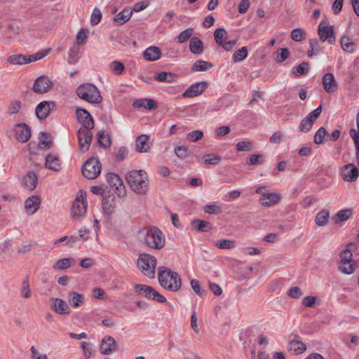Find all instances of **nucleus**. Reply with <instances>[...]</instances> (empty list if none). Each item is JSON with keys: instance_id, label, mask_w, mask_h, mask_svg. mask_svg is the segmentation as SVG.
Returning a JSON list of instances; mask_svg holds the SVG:
<instances>
[{"instance_id": "nucleus-1", "label": "nucleus", "mask_w": 359, "mask_h": 359, "mask_svg": "<svg viewBox=\"0 0 359 359\" xmlns=\"http://www.w3.org/2000/svg\"><path fill=\"white\" fill-rule=\"evenodd\" d=\"M138 235L140 238L151 248L160 250L165 245V236L156 226L144 228L138 232Z\"/></svg>"}, {"instance_id": "nucleus-2", "label": "nucleus", "mask_w": 359, "mask_h": 359, "mask_svg": "<svg viewBox=\"0 0 359 359\" xmlns=\"http://www.w3.org/2000/svg\"><path fill=\"white\" fill-rule=\"evenodd\" d=\"M126 180L130 188L135 193L145 194L149 186L147 173L143 170H131L126 175Z\"/></svg>"}, {"instance_id": "nucleus-3", "label": "nucleus", "mask_w": 359, "mask_h": 359, "mask_svg": "<svg viewBox=\"0 0 359 359\" xmlns=\"http://www.w3.org/2000/svg\"><path fill=\"white\" fill-rule=\"evenodd\" d=\"M158 279L160 285L165 290L176 292L181 287V278L175 271H158Z\"/></svg>"}, {"instance_id": "nucleus-4", "label": "nucleus", "mask_w": 359, "mask_h": 359, "mask_svg": "<svg viewBox=\"0 0 359 359\" xmlns=\"http://www.w3.org/2000/svg\"><path fill=\"white\" fill-rule=\"evenodd\" d=\"M76 94L79 97L89 103H100L102 101L97 88L90 83L80 85L76 89Z\"/></svg>"}, {"instance_id": "nucleus-5", "label": "nucleus", "mask_w": 359, "mask_h": 359, "mask_svg": "<svg viewBox=\"0 0 359 359\" xmlns=\"http://www.w3.org/2000/svg\"><path fill=\"white\" fill-rule=\"evenodd\" d=\"M101 164L98 159L90 158L88 159L82 167L83 175L89 180L96 178L101 172Z\"/></svg>"}, {"instance_id": "nucleus-6", "label": "nucleus", "mask_w": 359, "mask_h": 359, "mask_svg": "<svg viewBox=\"0 0 359 359\" xmlns=\"http://www.w3.org/2000/svg\"><path fill=\"white\" fill-rule=\"evenodd\" d=\"M87 210V201L82 195L77 196L73 202L71 208V215L74 219H79L83 217Z\"/></svg>"}, {"instance_id": "nucleus-7", "label": "nucleus", "mask_w": 359, "mask_h": 359, "mask_svg": "<svg viewBox=\"0 0 359 359\" xmlns=\"http://www.w3.org/2000/svg\"><path fill=\"white\" fill-rule=\"evenodd\" d=\"M322 111V107L319 106L313 111L309 113L306 117L303 118L299 124V130L302 133L309 132L314 123V121L319 117Z\"/></svg>"}, {"instance_id": "nucleus-8", "label": "nucleus", "mask_w": 359, "mask_h": 359, "mask_svg": "<svg viewBox=\"0 0 359 359\" xmlns=\"http://www.w3.org/2000/svg\"><path fill=\"white\" fill-rule=\"evenodd\" d=\"M107 181L118 197L126 195L125 186L118 175L108 173L107 175Z\"/></svg>"}, {"instance_id": "nucleus-9", "label": "nucleus", "mask_w": 359, "mask_h": 359, "mask_svg": "<svg viewBox=\"0 0 359 359\" xmlns=\"http://www.w3.org/2000/svg\"><path fill=\"white\" fill-rule=\"evenodd\" d=\"M79 150L84 153L89 149L93 140V133L89 130L80 128L77 131Z\"/></svg>"}, {"instance_id": "nucleus-10", "label": "nucleus", "mask_w": 359, "mask_h": 359, "mask_svg": "<svg viewBox=\"0 0 359 359\" xmlns=\"http://www.w3.org/2000/svg\"><path fill=\"white\" fill-rule=\"evenodd\" d=\"M318 35L321 41H327L330 44L336 41L332 26H328L326 22L323 21L318 26Z\"/></svg>"}, {"instance_id": "nucleus-11", "label": "nucleus", "mask_w": 359, "mask_h": 359, "mask_svg": "<svg viewBox=\"0 0 359 359\" xmlns=\"http://www.w3.org/2000/svg\"><path fill=\"white\" fill-rule=\"evenodd\" d=\"M56 110V104L53 101H43L35 109L37 118L40 120L45 119L51 111Z\"/></svg>"}, {"instance_id": "nucleus-12", "label": "nucleus", "mask_w": 359, "mask_h": 359, "mask_svg": "<svg viewBox=\"0 0 359 359\" xmlns=\"http://www.w3.org/2000/svg\"><path fill=\"white\" fill-rule=\"evenodd\" d=\"M15 136L20 142H27L31 137V128L25 123H16L14 126Z\"/></svg>"}, {"instance_id": "nucleus-13", "label": "nucleus", "mask_w": 359, "mask_h": 359, "mask_svg": "<svg viewBox=\"0 0 359 359\" xmlns=\"http://www.w3.org/2000/svg\"><path fill=\"white\" fill-rule=\"evenodd\" d=\"M76 114L78 121L83 127L82 129L91 130L94 128V121L86 109L78 108L76 111Z\"/></svg>"}, {"instance_id": "nucleus-14", "label": "nucleus", "mask_w": 359, "mask_h": 359, "mask_svg": "<svg viewBox=\"0 0 359 359\" xmlns=\"http://www.w3.org/2000/svg\"><path fill=\"white\" fill-rule=\"evenodd\" d=\"M52 87V83L46 76H39L33 85V91L36 93L43 94L50 90Z\"/></svg>"}, {"instance_id": "nucleus-15", "label": "nucleus", "mask_w": 359, "mask_h": 359, "mask_svg": "<svg viewBox=\"0 0 359 359\" xmlns=\"http://www.w3.org/2000/svg\"><path fill=\"white\" fill-rule=\"evenodd\" d=\"M208 83L201 81L189 86L182 94L183 97H194L201 95L207 88Z\"/></svg>"}, {"instance_id": "nucleus-16", "label": "nucleus", "mask_w": 359, "mask_h": 359, "mask_svg": "<svg viewBox=\"0 0 359 359\" xmlns=\"http://www.w3.org/2000/svg\"><path fill=\"white\" fill-rule=\"evenodd\" d=\"M140 269H155L156 266V259L147 254L140 255L137 262Z\"/></svg>"}, {"instance_id": "nucleus-17", "label": "nucleus", "mask_w": 359, "mask_h": 359, "mask_svg": "<svg viewBox=\"0 0 359 359\" xmlns=\"http://www.w3.org/2000/svg\"><path fill=\"white\" fill-rule=\"evenodd\" d=\"M50 304L52 310L58 314H69L70 313L69 307L62 299L51 298L50 299Z\"/></svg>"}, {"instance_id": "nucleus-18", "label": "nucleus", "mask_w": 359, "mask_h": 359, "mask_svg": "<svg viewBox=\"0 0 359 359\" xmlns=\"http://www.w3.org/2000/svg\"><path fill=\"white\" fill-rule=\"evenodd\" d=\"M116 346L117 343L112 337L105 336L101 341L100 350L102 354L109 355L116 350Z\"/></svg>"}, {"instance_id": "nucleus-19", "label": "nucleus", "mask_w": 359, "mask_h": 359, "mask_svg": "<svg viewBox=\"0 0 359 359\" xmlns=\"http://www.w3.org/2000/svg\"><path fill=\"white\" fill-rule=\"evenodd\" d=\"M322 84L325 91L328 93H334L338 89V83L332 73H327L323 76Z\"/></svg>"}, {"instance_id": "nucleus-20", "label": "nucleus", "mask_w": 359, "mask_h": 359, "mask_svg": "<svg viewBox=\"0 0 359 359\" xmlns=\"http://www.w3.org/2000/svg\"><path fill=\"white\" fill-rule=\"evenodd\" d=\"M38 184V178L34 171H29L22 180V186L29 191L34 190Z\"/></svg>"}, {"instance_id": "nucleus-21", "label": "nucleus", "mask_w": 359, "mask_h": 359, "mask_svg": "<svg viewBox=\"0 0 359 359\" xmlns=\"http://www.w3.org/2000/svg\"><path fill=\"white\" fill-rule=\"evenodd\" d=\"M352 256L353 255L350 250L346 249L341 252L339 255L340 263L339 269H353V264L351 263Z\"/></svg>"}, {"instance_id": "nucleus-22", "label": "nucleus", "mask_w": 359, "mask_h": 359, "mask_svg": "<svg viewBox=\"0 0 359 359\" xmlns=\"http://www.w3.org/2000/svg\"><path fill=\"white\" fill-rule=\"evenodd\" d=\"M41 199L39 196H32L29 197L25 202V209L27 214L33 215L39 208Z\"/></svg>"}, {"instance_id": "nucleus-23", "label": "nucleus", "mask_w": 359, "mask_h": 359, "mask_svg": "<svg viewBox=\"0 0 359 359\" xmlns=\"http://www.w3.org/2000/svg\"><path fill=\"white\" fill-rule=\"evenodd\" d=\"M358 177V168L353 163H348L344 166L343 178L346 182L355 181Z\"/></svg>"}, {"instance_id": "nucleus-24", "label": "nucleus", "mask_w": 359, "mask_h": 359, "mask_svg": "<svg viewBox=\"0 0 359 359\" xmlns=\"http://www.w3.org/2000/svg\"><path fill=\"white\" fill-rule=\"evenodd\" d=\"M161 57V49L155 46L147 48L143 53V57L147 61H156Z\"/></svg>"}, {"instance_id": "nucleus-25", "label": "nucleus", "mask_w": 359, "mask_h": 359, "mask_svg": "<svg viewBox=\"0 0 359 359\" xmlns=\"http://www.w3.org/2000/svg\"><path fill=\"white\" fill-rule=\"evenodd\" d=\"M149 137L147 135H140L135 140V149L137 152H147L150 149Z\"/></svg>"}, {"instance_id": "nucleus-26", "label": "nucleus", "mask_w": 359, "mask_h": 359, "mask_svg": "<svg viewBox=\"0 0 359 359\" xmlns=\"http://www.w3.org/2000/svg\"><path fill=\"white\" fill-rule=\"evenodd\" d=\"M280 196L278 194L268 193L259 198V202L263 206H271L279 203Z\"/></svg>"}, {"instance_id": "nucleus-27", "label": "nucleus", "mask_w": 359, "mask_h": 359, "mask_svg": "<svg viewBox=\"0 0 359 359\" xmlns=\"http://www.w3.org/2000/svg\"><path fill=\"white\" fill-rule=\"evenodd\" d=\"M114 197L109 191H107L102 196V208L107 214H110L114 209Z\"/></svg>"}, {"instance_id": "nucleus-28", "label": "nucleus", "mask_w": 359, "mask_h": 359, "mask_svg": "<svg viewBox=\"0 0 359 359\" xmlns=\"http://www.w3.org/2000/svg\"><path fill=\"white\" fill-rule=\"evenodd\" d=\"M46 167L53 171H59L61 168L59 158L53 154H48L46 158Z\"/></svg>"}, {"instance_id": "nucleus-29", "label": "nucleus", "mask_w": 359, "mask_h": 359, "mask_svg": "<svg viewBox=\"0 0 359 359\" xmlns=\"http://www.w3.org/2000/svg\"><path fill=\"white\" fill-rule=\"evenodd\" d=\"M133 106L135 108L143 107L149 110L157 107L155 100L149 98L137 100L133 102Z\"/></svg>"}, {"instance_id": "nucleus-30", "label": "nucleus", "mask_w": 359, "mask_h": 359, "mask_svg": "<svg viewBox=\"0 0 359 359\" xmlns=\"http://www.w3.org/2000/svg\"><path fill=\"white\" fill-rule=\"evenodd\" d=\"M287 350L292 354L298 355L306 350L305 344L299 340L290 341L287 344Z\"/></svg>"}, {"instance_id": "nucleus-31", "label": "nucleus", "mask_w": 359, "mask_h": 359, "mask_svg": "<svg viewBox=\"0 0 359 359\" xmlns=\"http://www.w3.org/2000/svg\"><path fill=\"white\" fill-rule=\"evenodd\" d=\"M189 46L190 51L195 55H199L202 53L204 50L202 41L196 36L191 38Z\"/></svg>"}, {"instance_id": "nucleus-32", "label": "nucleus", "mask_w": 359, "mask_h": 359, "mask_svg": "<svg viewBox=\"0 0 359 359\" xmlns=\"http://www.w3.org/2000/svg\"><path fill=\"white\" fill-rule=\"evenodd\" d=\"M22 108V103L20 100H11L7 106V112L10 116L18 114Z\"/></svg>"}, {"instance_id": "nucleus-33", "label": "nucleus", "mask_w": 359, "mask_h": 359, "mask_svg": "<svg viewBox=\"0 0 359 359\" xmlns=\"http://www.w3.org/2000/svg\"><path fill=\"white\" fill-rule=\"evenodd\" d=\"M132 13L133 11L125 8L116 15L114 20L118 25H122L130 19Z\"/></svg>"}, {"instance_id": "nucleus-34", "label": "nucleus", "mask_w": 359, "mask_h": 359, "mask_svg": "<svg viewBox=\"0 0 359 359\" xmlns=\"http://www.w3.org/2000/svg\"><path fill=\"white\" fill-rule=\"evenodd\" d=\"M134 289L136 292L150 299L154 290V288L151 286L142 284H136Z\"/></svg>"}, {"instance_id": "nucleus-35", "label": "nucleus", "mask_w": 359, "mask_h": 359, "mask_svg": "<svg viewBox=\"0 0 359 359\" xmlns=\"http://www.w3.org/2000/svg\"><path fill=\"white\" fill-rule=\"evenodd\" d=\"M191 226L196 231L208 232L212 229V225L210 222L203 220H194L191 222Z\"/></svg>"}, {"instance_id": "nucleus-36", "label": "nucleus", "mask_w": 359, "mask_h": 359, "mask_svg": "<svg viewBox=\"0 0 359 359\" xmlns=\"http://www.w3.org/2000/svg\"><path fill=\"white\" fill-rule=\"evenodd\" d=\"M329 218V210H323L316 215L315 218V223L318 226H324L327 224Z\"/></svg>"}, {"instance_id": "nucleus-37", "label": "nucleus", "mask_w": 359, "mask_h": 359, "mask_svg": "<svg viewBox=\"0 0 359 359\" xmlns=\"http://www.w3.org/2000/svg\"><path fill=\"white\" fill-rule=\"evenodd\" d=\"M27 55L22 54H14L7 58V62L11 65H22L27 64Z\"/></svg>"}, {"instance_id": "nucleus-38", "label": "nucleus", "mask_w": 359, "mask_h": 359, "mask_svg": "<svg viewBox=\"0 0 359 359\" xmlns=\"http://www.w3.org/2000/svg\"><path fill=\"white\" fill-rule=\"evenodd\" d=\"M352 215L351 209H345L339 211L332 217L334 223L337 224L348 220Z\"/></svg>"}, {"instance_id": "nucleus-39", "label": "nucleus", "mask_w": 359, "mask_h": 359, "mask_svg": "<svg viewBox=\"0 0 359 359\" xmlns=\"http://www.w3.org/2000/svg\"><path fill=\"white\" fill-rule=\"evenodd\" d=\"M154 78L161 82L172 83L175 81L176 75L170 72H161L156 74Z\"/></svg>"}, {"instance_id": "nucleus-40", "label": "nucleus", "mask_w": 359, "mask_h": 359, "mask_svg": "<svg viewBox=\"0 0 359 359\" xmlns=\"http://www.w3.org/2000/svg\"><path fill=\"white\" fill-rule=\"evenodd\" d=\"M75 261L71 258H64L57 261L53 266V269H67L74 266Z\"/></svg>"}, {"instance_id": "nucleus-41", "label": "nucleus", "mask_w": 359, "mask_h": 359, "mask_svg": "<svg viewBox=\"0 0 359 359\" xmlns=\"http://www.w3.org/2000/svg\"><path fill=\"white\" fill-rule=\"evenodd\" d=\"M309 46L310 48L308 50L307 55L310 57L318 55L322 50V48L319 45L318 40L316 38L309 40Z\"/></svg>"}, {"instance_id": "nucleus-42", "label": "nucleus", "mask_w": 359, "mask_h": 359, "mask_svg": "<svg viewBox=\"0 0 359 359\" xmlns=\"http://www.w3.org/2000/svg\"><path fill=\"white\" fill-rule=\"evenodd\" d=\"M212 64L208 62L207 61H204L202 60H196L191 67V71L193 72H202L206 71L210 68L212 67Z\"/></svg>"}, {"instance_id": "nucleus-43", "label": "nucleus", "mask_w": 359, "mask_h": 359, "mask_svg": "<svg viewBox=\"0 0 359 359\" xmlns=\"http://www.w3.org/2000/svg\"><path fill=\"white\" fill-rule=\"evenodd\" d=\"M341 48L348 53H352L354 50V43L352 39L347 36H343L340 39Z\"/></svg>"}, {"instance_id": "nucleus-44", "label": "nucleus", "mask_w": 359, "mask_h": 359, "mask_svg": "<svg viewBox=\"0 0 359 359\" xmlns=\"http://www.w3.org/2000/svg\"><path fill=\"white\" fill-rule=\"evenodd\" d=\"M83 302L82 294L76 292H72L69 295V302L73 307H78Z\"/></svg>"}, {"instance_id": "nucleus-45", "label": "nucleus", "mask_w": 359, "mask_h": 359, "mask_svg": "<svg viewBox=\"0 0 359 359\" xmlns=\"http://www.w3.org/2000/svg\"><path fill=\"white\" fill-rule=\"evenodd\" d=\"M88 30L87 29H81L76 34L74 45L81 46L86 43L88 37Z\"/></svg>"}, {"instance_id": "nucleus-46", "label": "nucleus", "mask_w": 359, "mask_h": 359, "mask_svg": "<svg viewBox=\"0 0 359 359\" xmlns=\"http://www.w3.org/2000/svg\"><path fill=\"white\" fill-rule=\"evenodd\" d=\"M97 143L103 147H107L110 145L111 141L108 134H105L104 131L97 133Z\"/></svg>"}, {"instance_id": "nucleus-47", "label": "nucleus", "mask_w": 359, "mask_h": 359, "mask_svg": "<svg viewBox=\"0 0 359 359\" xmlns=\"http://www.w3.org/2000/svg\"><path fill=\"white\" fill-rule=\"evenodd\" d=\"M80 48L78 46L74 45L69 51V63H75L79 59Z\"/></svg>"}, {"instance_id": "nucleus-48", "label": "nucleus", "mask_w": 359, "mask_h": 359, "mask_svg": "<svg viewBox=\"0 0 359 359\" xmlns=\"http://www.w3.org/2000/svg\"><path fill=\"white\" fill-rule=\"evenodd\" d=\"M248 56V48L245 46L236 50L233 54V60L235 62L242 61Z\"/></svg>"}, {"instance_id": "nucleus-49", "label": "nucleus", "mask_w": 359, "mask_h": 359, "mask_svg": "<svg viewBox=\"0 0 359 359\" xmlns=\"http://www.w3.org/2000/svg\"><path fill=\"white\" fill-rule=\"evenodd\" d=\"M215 41L219 46H222L226 38V32L223 28H217L214 32Z\"/></svg>"}, {"instance_id": "nucleus-50", "label": "nucleus", "mask_w": 359, "mask_h": 359, "mask_svg": "<svg viewBox=\"0 0 359 359\" xmlns=\"http://www.w3.org/2000/svg\"><path fill=\"white\" fill-rule=\"evenodd\" d=\"M194 34V29L188 28L184 31L181 32L177 36V41L180 43L186 42L189 39L192 38Z\"/></svg>"}, {"instance_id": "nucleus-51", "label": "nucleus", "mask_w": 359, "mask_h": 359, "mask_svg": "<svg viewBox=\"0 0 359 359\" xmlns=\"http://www.w3.org/2000/svg\"><path fill=\"white\" fill-rule=\"evenodd\" d=\"M309 68V64L308 62H302L293 69V74L296 76H302L307 72Z\"/></svg>"}, {"instance_id": "nucleus-52", "label": "nucleus", "mask_w": 359, "mask_h": 359, "mask_svg": "<svg viewBox=\"0 0 359 359\" xmlns=\"http://www.w3.org/2000/svg\"><path fill=\"white\" fill-rule=\"evenodd\" d=\"M327 135V130H325V128L323 127H320L317 130V132L316 133V134L314 135L313 142L317 144H321L323 142L324 138Z\"/></svg>"}, {"instance_id": "nucleus-53", "label": "nucleus", "mask_w": 359, "mask_h": 359, "mask_svg": "<svg viewBox=\"0 0 359 359\" xmlns=\"http://www.w3.org/2000/svg\"><path fill=\"white\" fill-rule=\"evenodd\" d=\"M203 160L205 164L217 165L222 160V158L220 156L209 154L203 157Z\"/></svg>"}, {"instance_id": "nucleus-54", "label": "nucleus", "mask_w": 359, "mask_h": 359, "mask_svg": "<svg viewBox=\"0 0 359 359\" xmlns=\"http://www.w3.org/2000/svg\"><path fill=\"white\" fill-rule=\"evenodd\" d=\"M291 38L294 41H301L306 38V33L302 29H294L291 32Z\"/></svg>"}, {"instance_id": "nucleus-55", "label": "nucleus", "mask_w": 359, "mask_h": 359, "mask_svg": "<svg viewBox=\"0 0 359 359\" xmlns=\"http://www.w3.org/2000/svg\"><path fill=\"white\" fill-rule=\"evenodd\" d=\"M21 294L25 298H29L32 295V292L29 288V280L27 277H26L22 281Z\"/></svg>"}, {"instance_id": "nucleus-56", "label": "nucleus", "mask_w": 359, "mask_h": 359, "mask_svg": "<svg viewBox=\"0 0 359 359\" xmlns=\"http://www.w3.org/2000/svg\"><path fill=\"white\" fill-rule=\"evenodd\" d=\"M236 149L239 151H250L252 149V142L250 141H241L236 145Z\"/></svg>"}, {"instance_id": "nucleus-57", "label": "nucleus", "mask_w": 359, "mask_h": 359, "mask_svg": "<svg viewBox=\"0 0 359 359\" xmlns=\"http://www.w3.org/2000/svg\"><path fill=\"white\" fill-rule=\"evenodd\" d=\"M215 245L219 249H231L235 246V242L229 240H219L215 243Z\"/></svg>"}, {"instance_id": "nucleus-58", "label": "nucleus", "mask_w": 359, "mask_h": 359, "mask_svg": "<svg viewBox=\"0 0 359 359\" xmlns=\"http://www.w3.org/2000/svg\"><path fill=\"white\" fill-rule=\"evenodd\" d=\"M290 51L287 48H282L278 49V53L276 57L277 62L280 63L285 61L289 56Z\"/></svg>"}, {"instance_id": "nucleus-59", "label": "nucleus", "mask_w": 359, "mask_h": 359, "mask_svg": "<svg viewBox=\"0 0 359 359\" xmlns=\"http://www.w3.org/2000/svg\"><path fill=\"white\" fill-rule=\"evenodd\" d=\"M110 68L111 71L116 74H121L124 70V65L118 61H113L110 63Z\"/></svg>"}, {"instance_id": "nucleus-60", "label": "nucleus", "mask_w": 359, "mask_h": 359, "mask_svg": "<svg viewBox=\"0 0 359 359\" xmlns=\"http://www.w3.org/2000/svg\"><path fill=\"white\" fill-rule=\"evenodd\" d=\"M264 162V158L261 154H252L250 156L249 161L247 163L251 165L262 164Z\"/></svg>"}, {"instance_id": "nucleus-61", "label": "nucleus", "mask_w": 359, "mask_h": 359, "mask_svg": "<svg viewBox=\"0 0 359 359\" xmlns=\"http://www.w3.org/2000/svg\"><path fill=\"white\" fill-rule=\"evenodd\" d=\"M102 19V13L100 9L95 8L91 15L90 23L92 25H97Z\"/></svg>"}, {"instance_id": "nucleus-62", "label": "nucleus", "mask_w": 359, "mask_h": 359, "mask_svg": "<svg viewBox=\"0 0 359 359\" xmlns=\"http://www.w3.org/2000/svg\"><path fill=\"white\" fill-rule=\"evenodd\" d=\"M188 139L191 142H196L199 140H201L203 136V133L201 130H194L188 133Z\"/></svg>"}, {"instance_id": "nucleus-63", "label": "nucleus", "mask_w": 359, "mask_h": 359, "mask_svg": "<svg viewBox=\"0 0 359 359\" xmlns=\"http://www.w3.org/2000/svg\"><path fill=\"white\" fill-rule=\"evenodd\" d=\"M191 287L193 290L199 296L202 297L203 294V290L201 287V285L198 280L192 279L190 282Z\"/></svg>"}, {"instance_id": "nucleus-64", "label": "nucleus", "mask_w": 359, "mask_h": 359, "mask_svg": "<svg viewBox=\"0 0 359 359\" xmlns=\"http://www.w3.org/2000/svg\"><path fill=\"white\" fill-rule=\"evenodd\" d=\"M128 154V149L124 146L121 147L116 154V159L118 161H121L126 158Z\"/></svg>"}]
</instances>
